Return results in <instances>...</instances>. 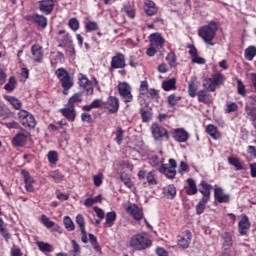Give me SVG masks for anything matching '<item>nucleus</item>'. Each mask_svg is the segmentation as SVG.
Listing matches in <instances>:
<instances>
[{
    "instance_id": "47",
    "label": "nucleus",
    "mask_w": 256,
    "mask_h": 256,
    "mask_svg": "<svg viewBox=\"0 0 256 256\" xmlns=\"http://www.w3.org/2000/svg\"><path fill=\"white\" fill-rule=\"evenodd\" d=\"M166 197L167 199H175V197H177V188L174 184L168 185L166 189Z\"/></svg>"
},
{
    "instance_id": "32",
    "label": "nucleus",
    "mask_w": 256,
    "mask_h": 256,
    "mask_svg": "<svg viewBox=\"0 0 256 256\" xmlns=\"http://www.w3.org/2000/svg\"><path fill=\"white\" fill-rule=\"evenodd\" d=\"M162 89L164 91H173V90L177 89V79L171 78L169 80L163 81Z\"/></svg>"
},
{
    "instance_id": "46",
    "label": "nucleus",
    "mask_w": 256,
    "mask_h": 256,
    "mask_svg": "<svg viewBox=\"0 0 256 256\" xmlns=\"http://www.w3.org/2000/svg\"><path fill=\"white\" fill-rule=\"evenodd\" d=\"M256 56V47L249 46L245 49V59L247 61H253V58Z\"/></svg>"
},
{
    "instance_id": "14",
    "label": "nucleus",
    "mask_w": 256,
    "mask_h": 256,
    "mask_svg": "<svg viewBox=\"0 0 256 256\" xmlns=\"http://www.w3.org/2000/svg\"><path fill=\"white\" fill-rule=\"evenodd\" d=\"M251 229V221H249V216L243 214L241 220L238 223V232L241 237L249 235V230Z\"/></svg>"
},
{
    "instance_id": "49",
    "label": "nucleus",
    "mask_w": 256,
    "mask_h": 256,
    "mask_svg": "<svg viewBox=\"0 0 256 256\" xmlns=\"http://www.w3.org/2000/svg\"><path fill=\"white\" fill-rule=\"evenodd\" d=\"M40 221L44 227H47V229H52V227H55V222L51 221L47 215L42 214Z\"/></svg>"
},
{
    "instance_id": "24",
    "label": "nucleus",
    "mask_w": 256,
    "mask_h": 256,
    "mask_svg": "<svg viewBox=\"0 0 256 256\" xmlns=\"http://www.w3.org/2000/svg\"><path fill=\"white\" fill-rule=\"evenodd\" d=\"M61 115L67 119V121H75V118L77 117V111H75V108H72L71 106H66L65 108L60 109Z\"/></svg>"
},
{
    "instance_id": "41",
    "label": "nucleus",
    "mask_w": 256,
    "mask_h": 256,
    "mask_svg": "<svg viewBox=\"0 0 256 256\" xmlns=\"http://www.w3.org/2000/svg\"><path fill=\"white\" fill-rule=\"evenodd\" d=\"M203 87H204V91H208L210 93H213L217 89L212 78L204 79Z\"/></svg>"
},
{
    "instance_id": "36",
    "label": "nucleus",
    "mask_w": 256,
    "mask_h": 256,
    "mask_svg": "<svg viewBox=\"0 0 256 256\" xmlns=\"http://www.w3.org/2000/svg\"><path fill=\"white\" fill-rule=\"evenodd\" d=\"M236 85H237V93L241 95V97H247V87L243 80L239 79L238 77L235 78Z\"/></svg>"
},
{
    "instance_id": "64",
    "label": "nucleus",
    "mask_w": 256,
    "mask_h": 256,
    "mask_svg": "<svg viewBox=\"0 0 256 256\" xmlns=\"http://www.w3.org/2000/svg\"><path fill=\"white\" fill-rule=\"evenodd\" d=\"M179 97H177V95L175 94H171L168 96V103L171 107H175V105H177L179 103Z\"/></svg>"
},
{
    "instance_id": "52",
    "label": "nucleus",
    "mask_w": 256,
    "mask_h": 256,
    "mask_svg": "<svg viewBox=\"0 0 256 256\" xmlns=\"http://www.w3.org/2000/svg\"><path fill=\"white\" fill-rule=\"evenodd\" d=\"M0 233L6 241L11 239V234H9V231H7V228H5V222H3L2 218H0Z\"/></svg>"
},
{
    "instance_id": "37",
    "label": "nucleus",
    "mask_w": 256,
    "mask_h": 256,
    "mask_svg": "<svg viewBox=\"0 0 256 256\" xmlns=\"http://www.w3.org/2000/svg\"><path fill=\"white\" fill-rule=\"evenodd\" d=\"M228 163L229 165H232V167H234L236 171H243V169H245L243 167V163L241 162V160H239V158L230 156L228 157Z\"/></svg>"
},
{
    "instance_id": "1",
    "label": "nucleus",
    "mask_w": 256,
    "mask_h": 256,
    "mask_svg": "<svg viewBox=\"0 0 256 256\" xmlns=\"http://www.w3.org/2000/svg\"><path fill=\"white\" fill-rule=\"evenodd\" d=\"M219 31V25L215 21H210L207 25H204L198 29V36L202 38L206 45H215V37Z\"/></svg>"
},
{
    "instance_id": "18",
    "label": "nucleus",
    "mask_w": 256,
    "mask_h": 256,
    "mask_svg": "<svg viewBox=\"0 0 256 256\" xmlns=\"http://www.w3.org/2000/svg\"><path fill=\"white\" fill-rule=\"evenodd\" d=\"M32 59L34 63H43V57L45 55V51L43 47L39 44H34L31 47Z\"/></svg>"
},
{
    "instance_id": "63",
    "label": "nucleus",
    "mask_w": 256,
    "mask_h": 256,
    "mask_svg": "<svg viewBox=\"0 0 256 256\" xmlns=\"http://www.w3.org/2000/svg\"><path fill=\"white\" fill-rule=\"evenodd\" d=\"M95 187H101L103 185V173H99L93 176Z\"/></svg>"
},
{
    "instance_id": "21",
    "label": "nucleus",
    "mask_w": 256,
    "mask_h": 256,
    "mask_svg": "<svg viewBox=\"0 0 256 256\" xmlns=\"http://www.w3.org/2000/svg\"><path fill=\"white\" fill-rule=\"evenodd\" d=\"M139 113L142 119V123H149V121L153 119V108H151L149 104L141 107Z\"/></svg>"
},
{
    "instance_id": "25",
    "label": "nucleus",
    "mask_w": 256,
    "mask_h": 256,
    "mask_svg": "<svg viewBox=\"0 0 256 256\" xmlns=\"http://www.w3.org/2000/svg\"><path fill=\"white\" fill-rule=\"evenodd\" d=\"M159 172L162 173V175H165L168 179H175L177 175V170L168 167L167 164H161Z\"/></svg>"
},
{
    "instance_id": "10",
    "label": "nucleus",
    "mask_w": 256,
    "mask_h": 256,
    "mask_svg": "<svg viewBox=\"0 0 256 256\" xmlns=\"http://www.w3.org/2000/svg\"><path fill=\"white\" fill-rule=\"evenodd\" d=\"M192 240L193 233H191L189 230H185L177 236V245L180 249H189Z\"/></svg>"
},
{
    "instance_id": "20",
    "label": "nucleus",
    "mask_w": 256,
    "mask_h": 256,
    "mask_svg": "<svg viewBox=\"0 0 256 256\" xmlns=\"http://www.w3.org/2000/svg\"><path fill=\"white\" fill-rule=\"evenodd\" d=\"M188 49V53L192 59V63H196L197 65H205V63H207L205 58L199 56V51L197 50V47H195V45H189Z\"/></svg>"
},
{
    "instance_id": "39",
    "label": "nucleus",
    "mask_w": 256,
    "mask_h": 256,
    "mask_svg": "<svg viewBox=\"0 0 256 256\" xmlns=\"http://www.w3.org/2000/svg\"><path fill=\"white\" fill-rule=\"evenodd\" d=\"M210 200H205L201 198V200L196 205V215H203L205 213V209H207V204Z\"/></svg>"
},
{
    "instance_id": "60",
    "label": "nucleus",
    "mask_w": 256,
    "mask_h": 256,
    "mask_svg": "<svg viewBox=\"0 0 256 256\" xmlns=\"http://www.w3.org/2000/svg\"><path fill=\"white\" fill-rule=\"evenodd\" d=\"M146 181H147L148 185H157V178L155 177L154 171H150L146 175Z\"/></svg>"
},
{
    "instance_id": "8",
    "label": "nucleus",
    "mask_w": 256,
    "mask_h": 256,
    "mask_svg": "<svg viewBox=\"0 0 256 256\" xmlns=\"http://www.w3.org/2000/svg\"><path fill=\"white\" fill-rule=\"evenodd\" d=\"M151 133L155 141H163V139L169 141V131H167L165 127L161 126V124L153 123L151 125Z\"/></svg>"
},
{
    "instance_id": "34",
    "label": "nucleus",
    "mask_w": 256,
    "mask_h": 256,
    "mask_svg": "<svg viewBox=\"0 0 256 256\" xmlns=\"http://www.w3.org/2000/svg\"><path fill=\"white\" fill-rule=\"evenodd\" d=\"M221 239H222V246L223 247H231L233 245V233L224 232L221 235Z\"/></svg>"
},
{
    "instance_id": "38",
    "label": "nucleus",
    "mask_w": 256,
    "mask_h": 256,
    "mask_svg": "<svg viewBox=\"0 0 256 256\" xmlns=\"http://www.w3.org/2000/svg\"><path fill=\"white\" fill-rule=\"evenodd\" d=\"M88 237H89V240H90V243H91L93 249L97 253H99V255H102L103 251L101 250V246L99 245V242L97 241V237H95V235L92 233L88 234Z\"/></svg>"
},
{
    "instance_id": "9",
    "label": "nucleus",
    "mask_w": 256,
    "mask_h": 256,
    "mask_svg": "<svg viewBox=\"0 0 256 256\" xmlns=\"http://www.w3.org/2000/svg\"><path fill=\"white\" fill-rule=\"evenodd\" d=\"M120 102L116 96H109L106 101L103 102V109L108 111L110 115H115L119 111Z\"/></svg>"
},
{
    "instance_id": "13",
    "label": "nucleus",
    "mask_w": 256,
    "mask_h": 256,
    "mask_svg": "<svg viewBox=\"0 0 256 256\" xmlns=\"http://www.w3.org/2000/svg\"><path fill=\"white\" fill-rule=\"evenodd\" d=\"M126 212L128 215H131L135 221H141L143 217H145V214L143 213V208L139 207L137 204L130 203L126 207Z\"/></svg>"
},
{
    "instance_id": "50",
    "label": "nucleus",
    "mask_w": 256,
    "mask_h": 256,
    "mask_svg": "<svg viewBox=\"0 0 256 256\" xmlns=\"http://www.w3.org/2000/svg\"><path fill=\"white\" fill-rule=\"evenodd\" d=\"M166 61L169 67H175L177 65V56L175 55V52H169L166 56Z\"/></svg>"
},
{
    "instance_id": "44",
    "label": "nucleus",
    "mask_w": 256,
    "mask_h": 256,
    "mask_svg": "<svg viewBox=\"0 0 256 256\" xmlns=\"http://www.w3.org/2000/svg\"><path fill=\"white\" fill-rule=\"evenodd\" d=\"M212 82L214 83V86H219V85H223L224 81H225V76L219 72L213 74L212 76Z\"/></svg>"
},
{
    "instance_id": "55",
    "label": "nucleus",
    "mask_w": 256,
    "mask_h": 256,
    "mask_svg": "<svg viewBox=\"0 0 256 256\" xmlns=\"http://www.w3.org/2000/svg\"><path fill=\"white\" fill-rule=\"evenodd\" d=\"M85 30L87 33H91V31H99V24L95 21H88L85 23Z\"/></svg>"
},
{
    "instance_id": "16",
    "label": "nucleus",
    "mask_w": 256,
    "mask_h": 256,
    "mask_svg": "<svg viewBox=\"0 0 256 256\" xmlns=\"http://www.w3.org/2000/svg\"><path fill=\"white\" fill-rule=\"evenodd\" d=\"M172 137L177 143H187L190 135L184 128H176L172 132Z\"/></svg>"
},
{
    "instance_id": "58",
    "label": "nucleus",
    "mask_w": 256,
    "mask_h": 256,
    "mask_svg": "<svg viewBox=\"0 0 256 256\" xmlns=\"http://www.w3.org/2000/svg\"><path fill=\"white\" fill-rule=\"evenodd\" d=\"M245 111H246L248 117H250V120L255 122L256 121V107L246 106Z\"/></svg>"
},
{
    "instance_id": "53",
    "label": "nucleus",
    "mask_w": 256,
    "mask_h": 256,
    "mask_svg": "<svg viewBox=\"0 0 256 256\" xmlns=\"http://www.w3.org/2000/svg\"><path fill=\"white\" fill-rule=\"evenodd\" d=\"M63 223L67 231H75V223H73V220L71 219V217L65 216L63 219Z\"/></svg>"
},
{
    "instance_id": "30",
    "label": "nucleus",
    "mask_w": 256,
    "mask_h": 256,
    "mask_svg": "<svg viewBox=\"0 0 256 256\" xmlns=\"http://www.w3.org/2000/svg\"><path fill=\"white\" fill-rule=\"evenodd\" d=\"M199 91V84H197V80L191 79L188 84V94L190 97H197Z\"/></svg>"
},
{
    "instance_id": "5",
    "label": "nucleus",
    "mask_w": 256,
    "mask_h": 256,
    "mask_svg": "<svg viewBox=\"0 0 256 256\" xmlns=\"http://www.w3.org/2000/svg\"><path fill=\"white\" fill-rule=\"evenodd\" d=\"M118 95L123 103H133V88L127 82H119L117 86Z\"/></svg>"
},
{
    "instance_id": "54",
    "label": "nucleus",
    "mask_w": 256,
    "mask_h": 256,
    "mask_svg": "<svg viewBox=\"0 0 256 256\" xmlns=\"http://www.w3.org/2000/svg\"><path fill=\"white\" fill-rule=\"evenodd\" d=\"M49 177L50 179H53L55 183H61V181H63L64 176L58 170H54L49 173Z\"/></svg>"
},
{
    "instance_id": "2",
    "label": "nucleus",
    "mask_w": 256,
    "mask_h": 256,
    "mask_svg": "<svg viewBox=\"0 0 256 256\" xmlns=\"http://www.w3.org/2000/svg\"><path fill=\"white\" fill-rule=\"evenodd\" d=\"M129 246L134 251H145L153 247V240L145 232L134 234L129 241Z\"/></svg>"
},
{
    "instance_id": "3",
    "label": "nucleus",
    "mask_w": 256,
    "mask_h": 256,
    "mask_svg": "<svg viewBox=\"0 0 256 256\" xmlns=\"http://www.w3.org/2000/svg\"><path fill=\"white\" fill-rule=\"evenodd\" d=\"M55 75L63 89V95H69V90L75 87V78L64 67L58 68Z\"/></svg>"
},
{
    "instance_id": "4",
    "label": "nucleus",
    "mask_w": 256,
    "mask_h": 256,
    "mask_svg": "<svg viewBox=\"0 0 256 256\" xmlns=\"http://www.w3.org/2000/svg\"><path fill=\"white\" fill-rule=\"evenodd\" d=\"M97 85H99V81L96 77H92L90 80L87 75L83 73L78 74V86L80 89H83L86 95H95V87H97Z\"/></svg>"
},
{
    "instance_id": "61",
    "label": "nucleus",
    "mask_w": 256,
    "mask_h": 256,
    "mask_svg": "<svg viewBox=\"0 0 256 256\" xmlns=\"http://www.w3.org/2000/svg\"><path fill=\"white\" fill-rule=\"evenodd\" d=\"M76 223L80 227V231L86 230L85 217L82 214L76 216Z\"/></svg>"
},
{
    "instance_id": "22",
    "label": "nucleus",
    "mask_w": 256,
    "mask_h": 256,
    "mask_svg": "<svg viewBox=\"0 0 256 256\" xmlns=\"http://www.w3.org/2000/svg\"><path fill=\"white\" fill-rule=\"evenodd\" d=\"M196 97H198V102L204 105H211L213 103V95L207 90H200Z\"/></svg>"
},
{
    "instance_id": "62",
    "label": "nucleus",
    "mask_w": 256,
    "mask_h": 256,
    "mask_svg": "<svg viewBox=\"0 0 256 256\" xmlns=\"http://www.w3.org/2000/svg\"><path fill=\"white\" fill-rule=\"evenodd\" d=\"M149 163L152 167H159L163 163V160L159 159V156L153 155L149 158Z\"/></svg>"
},
{
    "instance_id": "26",
    "label": "nucleus",
    "mask_w": 256,
    "mask_h": 256,
    "mask_svg": "<svg viewBox=\"0 0 256 256\" xmlns=\"http://www.w3.org/2000/svg\"><path fill=\"white\" fill-rule=\"evenodd\" d=\"M79 103H83V94L81 92H77L73 94L66 104V107H72L75 109L76 105H79Z\"/></svg>"
},
{
    "instance_id": "12",
    "label": "nucleus",
    "mask_w": 256,
    "mask_h": 256,
    "mask_svg": "<svg viewBox=\"0 0 256 256\" xmlns=\"http://www.w3.org/2000/svg\"><path fill=\"white\" fill-rule=\"evenodd\" d=\"M58 47L65 48L67 45H71L73 43V40L71 39V34L67 32L66 30H59L55 37Z\"/></svg>"
},
{
    "instance_id": "6",
    "label": "nucleus",
    "mask_w": 256,
    "mask_h": 256,
    "mask_svg": "<svg viewBox=\"0 0 256 256\" xmlns=\"http://www.w3.org/2000/svg\"><path fill=\"white\" fill-rule=\"evenodd\" d=\"M18 121L28 129H35L37 127V120H35V116L31 114L27 110H20L18 112Z\"/></svg>"
},
{
    "instance_id": "11",
    "label": "nucleus",
    "mask_w": 256,
    "mask_h": 256,
    "mask_svg": "<svg viewBox=\"0 0 256 256\" xmlns=\"http://www.w3.org/2000/svg\"><path fill=\"white\" fill-rule=\"evenodd\" d=\"M25 19L32 23L33 25H36V27H39L40 29H47V17L39 14H29L25 16Z\"/></svg>"
},
{
    "instance_id": "35",
    "label": "nucleus",
    "mask_w": 256,
    "mask_h": 256,
    "mask_svg": "<svg viewBox=\"0 0 256 256\" xmlns=\"http://www.w3.org/2000/svg\"><path fill=\"white\" fill-rule=\"evenodd\" d=\"M103 103V100L95 99L91 102L90 105H84L82 109L83 111H91V109H100V107L103 109Z\"/></svg>"
},
{
    "instance_id": "23",
    "label": "nucleus",
    "mask_w": 256,
    "mask_h": 256,
    "mask_svg": "<svg viewBox=\"0 0 256 256\" xmlns=\"http://www.w3.org/2000/svg\"><path fill=\"white\" fill-rule=\"evenodd\" d=\"M214 199L218 203H229L231 196L223 193V188L217 187L214 189Z\"/></svg>"
},
{
    "instance_id": "15",
    "label": "nucleus",
    "mask_w": 256,
    "mask_h": 256,
    "mask_svg": "<svg viewBox=\"0 0 256 256\" xmlns=\"http://www.w3.org/2000/svg\"><path fill=\"white\" fill-rule=\"evenodd\" d=\"M29 137H31V133L27 132V130L18 132L12 139L13 147H23V145L27 143Z\"/></svg>"
},
{
    "instance_id": "59",
    "label": "nucleus",
    "mask_w": 256,
    "mask_h": 256,
    "mask_svg": "<svg viewBox=\"0 0 256 256\" xmlns=\"http://www.w3.org/2000/svg\"><path fill=\"white\" fill-rule=\"evenodd\" d=\"M21 175H22V177L24 179V184L36 183L35 179H33V177H31V174L29 173V171L21 170Z\"/></svg>"
},
{
    "instance_id": "45",
    "label": "nucleus",
    "mask_w": 256,
    "mask_h": 256,
    "mask_svg": "<svg viewBox=\"0 0 256 256\" xmlns=\"http://www.w3.org/2000/svg\"><path fill=\"white\" fill-rule=\"evenodd\" d=\"M115 141L117 145H121L123 143V139L125 137V130H123L122 127H117L116 132H115Z\"/></svg>"
},
{
    "instance_id": "43",
    "label": "nucleus",
    "mask_w": 256,
    "mask_h": 256,
    "mask_svg": "<svg viewBox=\"0 0 256 256\" xmlns=\"http://www.w3.org/2000/svg\"><path fill=\"white\" fill-rule=\"evenodd\" d=\"M115 221H117V212H108L106 214V225H108L109 227H113V225H115Z\"/></svg>"
},
{
    "instance_id": "19",
    "label": "nucleus",
    "mask_w": 256,
    "mask_h": 256,
    "mask_svg": "<svg viewBox=\"0 0 256 256\" xmlns=\"http://www.w3.org/2000/svg\"><path fill=\"white\" fill-rule=\"evenodd\" d=\"M55 1L57 0H42L39 2L38 9L44 15H51L53 13V9H55Z\"/></svg>"
},
{
    "instance_id": "17",
    "label": "nucleus",
    "mask_w": 256,
    "mask_h": 256,
    "mask_svg": "<svg viewBox=\"0 0 256 256\" xmlns=\"http://www.w3.org/2000/svg\"><path fill=\"white\" fill-rule=\"evenodd\" d=\"M213 190V185L207 183L205 180H202L199 184V193L202 195V199L206 201H211V191Z\"/></svg>"
},
{
    "instance_id": "40",
    "label": "nucleus",
    "mask_w": 256,
    "mask_h": 256,
    "mask_svg": "<svg viewBox=\"0 0 256 256\" xmlns=\"http://www.w3.org/2000/svg\"><path fill=\"white\" fill-rule=\"evenodd\" d=\"M36 245L42 253H51V251H53V246L47 242L38 241Z\"/></svg>"
},
{
    "instance_id": "29",
    "label": "nucleus",
    "mask_w": 256,
    "mask_h": 256,
    "mask_svg": "<svg viewBox=\"0 0 256 256\" xmlns=\"http://www.w3.org/2000/svg\"><path fill=\"white\" fill-rule=\"evenodd\" d=\"M206 132L208 133V135H210V137L212 139H214L215 141L221 139V133H219V131L217 130V126L213 125V124H208L206 127Z\"/></svg>"
},
{
    "instance_id": "48",
    "label": "nucleus",
    "mask_w": 256,
    "mask_h": 256,
    "mask_svg": "<svg viewBox=\"0 0 256 256\" xmlns=\"http://www.w3.org/2000/svg\"><path fill=\"white\" fill-rule=\"evenodd\" d=\"M120 181L125 185V187H128V189H133V181H131V178L127 173H122L120 175Z\"/></svg>"
},
{
    "instance_id": "42",
    "label": "nucleus",
    "mask_w": 256,
    "mask_h": 256,
    "mask_svg": "<svg viewBox=\"0 0 256 256\" xmlns=\"http://www.w3.org/2000/svg\"><path fill=\"white\" fill-rule=\"evenodd\" d=\"M15 87H17V79H15V76H11L8 83L4 86V89L8 91V93H12V91H15Z\"/></svg>"
},
{
    "instance_id": "33",
    "label": "nucleus",
    "mask_w": 256,
    "mask_h": 256,
    "mask_svg": "<svg viewBox=\"0 0 256 256\" xmlns=\"http://www.w3.org/2000/svg\"><path fill=\"white\" fill-rule=\"evenodd\" d=\"M4 99L8 101V103L11 104L14 109L21 111V107H23L21 100L17 99L15 96H5Z\"/></svg>"
},
{
    "instance_id": "31",
    "label": "nucleus",
    "mask_w": 256,
    "mask_h": 256,
    "mask_svg": "<svg viewBox=\"0 0 256 256\" xmlns=\"http://www.w3.org/2000/svg\"><path fill=\"white\" fill-rule=\"evenodd\" d=\"M144 10L146 15H148L149 17H153V15L157 13V6H155V2L149 0L145 3Z\"/></svg>"
},
{
    "instance_id": "56",
    "label": "nucleus",
    "mask_w": 256,
    "mask_h": 256,
    "mask_svg": "<svg viewBox=\"0 0 256 256\" xmlns=\"http://www.w3.org/2000/svg\"><path fill=\"white\" fill-rule=\"evenodd\" d=\"M225 113H235V111H239V106L235 102H227Z\"/></svg>"
},
{
    "instance_id": "28",
    "label": "nucleus",
    "mask_w": 256,
    "mask_h": 256,
    "mask_svg": "<svg viewBox=\"0 0 256 256\" xmlns=\"http://www.w3.org/2000/svg\"><path fill=\"white\" fill-rule=\"evenodd\" d=\"M150 41L159 49H163V45H165V38H163V36H161L159 33L150 35Z\"/></svg>"
},
{
    "instance_id": "51",
    "label": "nucleus",
    "mask_w": 256,
    "mask_h": 256,
    "mask_svg": "<svg viewBox=\"0 0 256 256\" xmlns=\"http://www.w3.org/2000/svg\"><path fill=\"white\" fill-rule=\"evenodd\" d=\"M48 161L52 165H57V161H59V154L55 150H51L48 152Z\"/></svg>"
},
{
    "instance_id": "7",
    "label": "nucleus",
    "mask_w": 256,
    "mask_h": 256,
    "mask_svg": "<svg viewBox=\"0 0 256 256\" xmlns=\"http://www.w3.org/2000/svg\"><path fill=\"white\" fill-rule=\"evenodd\" d=\"M125 67H127V59L125 54L116 52L115 55L111 58L110 67L108 69L109 73H113L115 69H125Z\"/></svg>"
},
{
    "instance_id": "57",
    "label": "nucleus",
    "mask_w": 256,
    "mask_h": 256,
    "mask_svg": "<svg viewBox=\"0 0 256 256\" xmlns=\"http://www.w3.org/2000/svg\"><path fill=\"white\" fill-rule=\"evenodd\" d=\"M68 27L71 29V31H79L80 23L77 18H71L68 21Z\"/></svg>"
},
{
    "instance_id": "27",
    "label": "nucleus",
    "mask_w": 256,
    "mask_h": 256,
    "mask_svg": "<svg viewBox=\"0 0 256 256\" xmlns=\"http://www.w3.org/2000/svg\"><path fill=\"white\" fill-rule=\"evenodd\" d=\"M188 186L185 188L186 194L189 196L197 195L199 189H197V183L193 178H188L187 180Z\"/></svg>"
}]
</instances>
